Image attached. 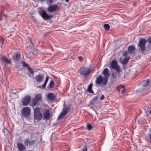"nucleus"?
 Listing matches in <instances>:
<instances>
[{"label": "nucleus", "instance_id": "nucleus-42", "mask_svg": "<svg viewBox=\"0 0 151 151\" xmlns=\"http://www.w3.org/2000/svg\"><path fill=\"white\" fill-rule=\"evenodd\" d=\"M8 130L6 128L2 130V132L3 133H5L6 131H7Z\"/></svg>", "mask_w": 151, "mask_h": 151}, {"label": "nucleus", "instance_id": "nucleus-38", "mask_svg": "<svg viewBox=\"0 0 151 151\" xmlns=\"http://www.w3.org/2000/svg\"><path fill=\"white\" fill-rule=\"evenodd\" d=\"M54 16V15L52 14H51L50 15H48V20L50 19L52 17Z\"/></svg>", "mask_w": 151, "mask_h": 151}, {"label": "nucleus", "instance_id": "nucleus-13", "mask_svg": "<svg viewBox=\"0 0 151 151\" xmlns=\"http://www.w3.org/2000/svg\"><path fill=\"white\" fill-rule=\"evenodd\" d=\"M17 147L19 151H25L26 150L25 146L21 143H17Z\"/></svg>", "mask_w": 151, "mask_h": 151}, {"label": "nucleus", "instance_id": "nucleus-18", "mask_svg": "<svg viewBox=\"0 0 151 151\" xmlns=\"http://www.w3.org/2000/svg\"><path fill=\"white\" fill-rule=\"evenodd\" d=\"M42 114L41 113L34 114L35 118L37 120L39 121L41 119L42 117Z\"/></svg>", "mask_w": 151, "mask_h": 151}, {"label": "nucleus", "instance_id": "nucleus-21", "mask_svg": "<svg viewBox=\"0 0 151 151\" xmlns=\"http://www.w3.org/2000/svg\"><path fill=\"white\" fill-rule=\"evenodd\" d=\"M135 47L133 45H130L128 47V51L129 53L130 54L133 53L134 50H135Z\"/></svg>", "mask_w": 151, "mask_h": 151}, {"label": "nucleus", "instance_id": "nucleus-43", "mask_svg": "<svg viewBox=\"0 0 151 151\" xmlns=\"http://www.w3.org/2000/svg\"><path fill=\"white\" fill-rule=\"evenodd\" d=\"M78 58H79V59L80 60H83V58L81 56L79 57Z\"/></svg>", "mask_w": 151, "mask_h": 151}, {"label": "nucleus", "instance_id": "nucleus-11", "mask_svg": "<svg viewBox=\"0 0 151 151\" xmlns=\"http://www.w3.org/2000/svg\"><path fill=\"white\" fill-rule=\"evenodd\" d=\"M38 13L45 20H48V15L45 10H41L38 12Z\"/></svg>", "mask_w": 151, "mask_h": 151}, {"label": "nucleus", "instance_id": "nucleus-14", "mask_svg": "<svg viewBox=\"0 0 151 151\" xmlns=\"http://www.w3.org/2000/svg\"><path fill=\"white\" fill-rule=\"evenodd\" d=\"M102 74L104 76V77L108 81V78L110 76L108 69L107 68H105L102 72Z\"/></svg>", "mask_w": 151, "mask_h": 151}, {"label": "nucleus", "instance_id": "nucleus-10", "mask_svg": "<svg viewBox=\"0 0 151 151\" xmlns=\"http://www.w3.org/2000/svg\"><path fill=\"white\" fill-rule=\"evenodd\" d=\"M31 98L29 96H26L22 100V104L24 106L28 105L30 102Z\"/></svg>", "mask_w": 151, "mask_h": 151}, {"label": "nucleus", "instance_id": "nucleus-25", "mask_svg": "<svg viewBox=\"0 0 151 151\" xmlns=\"http://www.w3.org/2000/svg\"><path fill=\"white\" fill-rule=\"evenodd\" d=\"M28 41L30 43V47L32 48L33 47L34 45L33 43L32 42V40L30 38H28L27 39Z\"/></svg>", "mask_w": 151, "mask_h": 151}, {"label": "nucleus", "instance_id": "nucleus-49", "mask_svg": "<svg viewBox=\"0 0 151 151\" xmlns=\"http://www.w3.org/2000/svg\"><path fill=\"white\" fill-rule=\"evenodd\" d=\"M150 114H151V111H150Z\"/></svg>", "mask_w": 151, "mask_h": 151}, {"label": "nucleus", "instance_id": "nucleus-34", "mask_svg": "<svg viewBox=\"0 0 151 151\" xmlns=\"http://www.w3.org/2000/svg\"><path fill=\"white\" fill-rule=\"evenodd\" d=\"M46 1L47 3L49 4H51L53 1V0H46Z\"/></svg>", "mask_w": 151, "mask_h": 151}, {"label": "nucleus", "instance_id": "nucleus-29", "mask_svg": "<svg viewBox=\"0 0 151 151\" xmlns=\"http://www.w3.org/2000/svg\"><path fill=\"white\" fill-rule=\"evenodd\" d=\"M22 64L23 65V66L24 67H27L28 68L29 67H30L24 61H23L22 62Z\"/></svg>", "mask_w": 151, "mask_h": 151}, {"label": "nucleus", "instance_id": "nucleus-5", "mask_svg": "<svg viewBox=\"0 0 151 151\" xmlns=\"http://www.w3.org/2000/svg\"><path fill=\"white\" fill-rule=\"evenodd\" d=\"M150 82V81L149 79L142 81L141 83V85L142 87L141 88H139L137 91L139 92L143 93L145 92L146 91L145 87L148 85Z\"/></svg>", "mask_w": 151, "mask_h": 151}, {"label": "nucleus", "instance_id": "nucleus-3", "mask_svg": "<svg viewBox=\"0 0 151 151\" xmlns=\"http://www.w3.org/2000/svg\"><path fill=\"white\" fill-rule=\"evenodd\" d=\"M91 71V70L86 67H82L79 70L80 74L84 77L86 76Z\"/></svg>", "mask_w": 151, "mask_h": 151}, {"label": "nucleus", "instance_id": "nucleus-32", "mask_svg": "<svg viewBox=\"0 0 151 151\" xmlns=\"http://www.w3.org/2000/svg\"><path fill=\"white\" fill-rule=\"evenodd\" d=\"M79 151H87V147L86 145H85L84 147Z\"/></svg>", "mask_w": 151, "mask_h": 151}, {"label": "nucleus", "instance_id": "nucleus-23", "mask_svg": "<svg viewBox=\"0 0 151 151\" xmlns=\"http://www.w3.org/2000/svg\"><path fill=\"white\" fill-rule=\"evenodd\" d=\"M54 81L53 80H52L50 81L49 83L48 86L47 87L48 88H52L53 87L54 85Z\"/></svg>", "mask_w": 151, "mask_h": 151}, {"label": "nucleus", "instance_id": "nucleus-36", "mask_svg": "<svg viewBox=\"0 0 151 151\" xmlns=\"http://www.w3.org/2000/svg\"><path fill=\"white\" fill-rule=\"evenodd\" d=\"M49 78H50V77L48 76H47L46 78L45 79V83H47V82H48V81L49 79Z\"/></svg>", "mask_w": 151, "mask_h": 151}, {"label": "nucleus", "instance_id": "nucleus-44", "mask_svg": "<svg viewBox=\"0 0 151 151\" xmlns=\"http://www.w3.org/2000/svg\"><path fill=\"white\" fill-rule=\"evenodd\" d=\"M125 89H123L122 91V93H125Z\"/></svg>", "mask_w": 151, "mask_h": 151}, {"label": "nucleus", "instance_id": "nucleus-46", "mask_svg": "<svg viewBox=\"0 0 151 151\" xmlns=\"http://www.w3.org/2000/svg\"><path fill=\"white\" fill-rule=\"evenodd\" d=\"M138 123L139 124H141L142 123V122L140 121V119H139V120H138Z\"/></svg>", "mask_w": 151, "mask_h": 151}, {"label": "nucleus", "instance_id": "nucleus-27", "mask_svg": "<svg viewBox=\"0 0 151 151\" xmlns=\"http://www.w3.org/2000/svg\"><path fill=\"white\" fill-rule=\"evenodd\" d=\"M34 114L40 113V109L39 107H36L34 109Z\"/></svg>", "mask_w": 151, "mask_h": 151}, {"label": "nucleus", "instance_id": "nucleus-28", "mask_svg": "<svg viewBox=\"0 0 151 151\" xmlns=\"http://www.w3.org/2000/svg\"><path fill=\"white\" fill-rule=\"evenodd\" d=\"M103 27L105 29L106 31L110 29V26L108 24H105Z\"/></svg>", "mask_w": 151, "mask_h": 151}, {"label": "nucleus", "instance_id": "nucleus-39", "mask_svg": "<svg viewBox=\"0 0 151 151\" xmlns=\"http://www.w3.org/2000/svg\"><path fill=\"white\" fill-rule=\"evenodd\" d=\"M147 41L150 44H151V38L149 37L148 38Z\"/></svg>", "mask_w": 151, "mask_h": 151}, {"label": "nucleus", "instance_id": "nucleus-45", "mask_svg": "<svg viewBox=\"0 0 151 151\" xmlns=\"http://www.w3.org/2000/svg\"><path fill=\"white\" fill-rule=\"evenodd\" d=\"M149 138L150 140V142L151 143V134L149 136Z\"/></svg>", "mask_w": 151, "mask_h": 151}, {"label": "nucleus", "instance_id": "nucleus-48", "mask_svg": "<svg viewBox=\"0 0 151 151\" xmlns=\"http://www.w3.org/2000/svg\"><path fill=\"white\" fill-rule=\"evenodd\" d=\"M67 2H68L69 0H65Z\"/></svg>", "mask_w": 151, "mask_h": 151}, {"label": "nucleus", "instance_id": "nucleus-15", "mask_svg": "<svg viewBox=\"0 0 151 151\" xmlns=\"http://www.w3.org/2000/svg\"><path fill=\"white\" fill-rule=\"evenodd\" d=\"M43 75L40 74L36 76L35 78L36 81L39 83L42 82L43 80Z\"/></svg>", "mask_w": 151, "mask_h": 151}, {"label": "nucleus", "instance_id": "nucleus-41", "mask_svg": "<svg viewBox=\"0 0 151 151\" xmlns=\"http://www.w3.org/2000/svg\"><path fill=\"white\" fill-rule=\"evenodd\" d=\"M104 96L103 95H102L101 96L100 99L101 100H103L104 99Z\"/></svg>", "mask_w": 151, "mask_h": 151}, {"label": "nucleus", "instance_id": "nucleus-6", "mask_svg": "<svg viewBox=\"0 0 151 151\" xmlns=\"http://www.w3.org/2000/svg\"><path fill=\"white\" fill-rule=\"evenodd\" d=\"M31 110L28 106L24 107L22 110L21 114L24 117L27 118L31 113Z\"/></svg>", "mask_w": 151, "mask_h": 151}, {"label": "nucleus", "instance_id": "nucleus-4", "mask_svg": "<svg viewBox=\"0 0 151 151\" xmlns=\"http://www.w3.org/2000/svg\"><path fill=\"white\" fill-rule=\"evenodd\" d=\"M108 80L104 77H103L101 75H100L96 78V84L99 85L102 83L104 86H105L107 84Z\"/></svg>", "mask_w": 151, "mask_h": 151}, {"label": "nucleus", "instance_id": "nucleus-22", "mask_svg": "<svg viewBox=\"0 0 151 151\" xmlns=\"http://www.w3.org/2000/svg\"><path fill=\"white\" fill-rule=\"evenodd\" d=\"M129 59V57H126L121 61V63L123 64H126L127 63Z\"/></svg>", "mask_w": 151, "mask_h": 151}, {"label": "nucleus", "instance_id": "nucleus-9", "mask_svg": "<svg viewBox=\"0 0 151 151\" xmlns=\"http://www.w3.org/2000/svg\"><path fill=\"white\" fill-rule=\"evenodd\" d=\"M36 141L35 140H31L29 139H26L24 141V143L26 146H34Z\"/></svg>", "mask_w": 151, "mask_h": 151}, {"label": "nucleus", "instance_id": "nucleus-16", "mask_svg": "<svg viewBox=\"0 0 151 151\" xmlns=\"http://www.w3.org/2000/svg\"><path fill=\"white\" fill-rule=\"evenodd\" d=\"M1 60L6 64H10L11 62L10 59H8L6 57L4 56L1 57Z\"/></svg>", "mask_w": 151, "mask_h": 151}, {"label": "nucleus", "instance_id": "nucleus-33", "mask_svg": "<svg viewBox=\"0 0 151 151\" xmlns=\"http://www.w3.org/2000/svg\"><path fill=\"white\" fill-rule=\"evenodd\" d=\"M87 128L88 129V130H91L92 129V126L91 124H89L87 125Z\"/></svg>", "mask_w": 151, "mask_h": 151}, {"label": "nucleus", "instance_id": "nucleus-31", "mask_svg": "<svg viewBox=\"0 0 151 151\" xmlns=\"http://www.w3.org/2000/svg\"><path fill=\"white\" fill-rule=\"evenodd\" d=\"M0 82L1 83L2 85L4 86H6V81H4V80L2 78H1V79L0 80Z\"/></svg>", "mask_w": 151, "mask_h": 151}, {"label": "nucleus", "instance_id": "nucleus-19", "mask_svg": "<svg viewBox=\"0 0 151 151\" xmlns=\"http://www.w3.org/2000/svg\"><path fill=\"white\" fill-rule=\"evenodd\" d=\"M20 58V53L17 52L15 54L13 57V59L15 61H18L19 60Z\"/></svg>", "mask_w": 151, "mask_h": 151}, {"label": "nucleus", "instance_id": "nucleus-26", "mask_svg": "<svg viewBox=\"0 0 151 151\" xmlns=\"http://www.w3.org/2000/svg\"><path fill=\"white\" fill-rule=\"evenodd\" d=\"M98 96H96L95 97H94L92 100L90 101V104L93 105L94 104V101H97L98 99Z\"/></svg>", "mask_w": 151, "mask_h": 151}, {"label": "nucleus", "instance_id": "nucleus-30", "mask_svg": "<svg viewBox=\"0 0 151 151\" xmlns=\"http://www.w3.org/2000/svg\"><path fill=\"white\" fill-rule=\"evenodd\" d=\"M28 69L30 74L33 75L34 73L32 68L30 67H29V68H28Z\"/></svg>", "mask_w": 151, "mask_h": 151}, {"label": "nucleus", "instance_id": "nucleus-20", "mask_svg": "<svg viewBox=\"0 0 151 151\" xmlns=\"http://www.w3.org/2000/svg\"><path fill=\"white\" fill-rule=\"evenodd\" d=\"M48 98L50 100H54L55 99V96L54 93H50L48 94L47 96Z\"/></svg>", "mask_w": 151, "mask_h": 151}, {"label": "nucleus", "instance_id": "nucleus-17", "mask_svg": "<svg viewBox=\"0 0 151 151\" xmlns=\"http://www.w3.org/2000/svg\"><path fill=\"white\" fill-rule=\"evenodd\" d=\"M43 116L44 118L46 119L50 118V114L48 109H46L45 110Z\"/></svg>", "mask_w": 151, "mask_h": 151}, {"label": "nucleus", "instance_id": "nucleus-35", "mask_svg": "<svg viewBox=\"0 0 151 151\" xmlns=\"http://www.w3.org/2000/svg\"><path fill=\"white\" fill-rule=\"evenodd\" d=\"M128 54V52L127 51H124L123 54V56L124 57H125L127 56Z\"/></svg>", "mask_w": 151, "mask_h": 151}, {"label": "nucleus", "instance_id": "nucleus-2", "mask_svg": "<svg viewBox=\"0 0 151 151\" xmlns=\"http://www.w3.org/2000/svg\"><path fill=\"white\" fill-rule=\"evenodd\" d=\"M42 96L41 94H38L35 96V97L33 98L32 101V102L30 105L34 107L37 105L39 102L42 101Z\"/></svg>", "mask_w": 151, "mask_h": 151}, {"label": "nucleus", "instance_id": "nucleus-8", "mask_svg": "<svg viewBox=\"0 0 151 151\" xmlns=\"http://www.w3.org/2000/svg\"><path fill=\"white\" fill-rule=\"evenodd\" d=\"M146 43V40L144 39H142L139 42L138 46L140 47V50L142 53L145 50V45Z\"/></svg>", "mask_w": 151, "mask_h": 151}, {"label": "nucleus", "instance_id": "nucleus-1", "mask_svg": "<svg viewBox=\"0 0 151 151\" xmlns=\"http://www.w3.org/2000/svg\"><path fill=\"white\" fill-rule=\"evenodd\" d=\"M71 109V107L70 106H66L65 103L63 104V106L62 112L59 114L58 116V119H60L63 118L68 112H70Z\"/></svg>", "mask_w": 151, "mask_h": 151}, {"label": "nucleus", "instance_id": "nucleus-24", "mask_svg": "<svg viewBox=\"0 0 151 151\" xmlns=\"http://www.w3.org/2000/svg\"><path fill=\"white\" fill-rule=\"evenodd\" d=\"M92 85H93L92 84H90L89 85V86H88V92L91 93H93V92L92 90Z\"/></svg>", "mask_w": 151, "mask_h": 151}, {"label": "nucleus", "instance_id": "nucleus-7", "mask_svg": "<svg viewBox=\"0 0 151 151\" xmlns=\"http://www.w3.org/2000/svg\"><path fill=\"white\" fill-rule=\"evenodd\" d=\"M111 67L113 69L116 70L119 73L122 71L120 67L118 65L117 62L116 60H113L111 64Z\"/></svg>", "mask_w": 151, "mask_h": 151}, {"label": "nucleus", "instance_id": "nucleus-40", "mask_svg": "<svg viewBox=\"0 0 151 151\" xmlns=\"http://www.w3.org/2000/svg\"><path fill=\"white\" fill-rule=\"evenodd\" d=\"M47 84V83L44 82V84L42 85L43 88H45Z\"/></svg>", "mask_w": 151, "mask_h": 151}, {"label": "nucleus", "instance_id": "nucleus-47", "mask_svg": "<svg viewBox=\"0 0 151 151\" xmlns=\"http://www.w3.org/2000/svg\"><path fill=\"white\" fill-rule=\"evenodd\" d=\"M3 17L4 18H6L7 17V16L6 14H4L3 15Z\"/></svg>", "mask_w": 151, "mask_h": 151}, {"label": "nucleus", "instance_id": "nucleus-12", "mask_svg": "<svg viewBox=\"0 0 151 151\" xmlns=\"http://www.w3.org/2000/svg\"><path fill=\"white\" fill-rule=\"evenodd\" d=\"M58 8V6L57 5H52L48 6L47 9V11L51 13L53 11H55Z\"/></svg>", "mask_w": 151, "mask_h": 151}, {"label": "nucleus", "instance_id": "nucleus-50", "mask_svg": "<svg viewBox=\"0 0 151 151\" xmlns=\"http://www.w3.org/2000/svg\"><path fill=\"white\" fill-rule=\"evenodd\" d=\"M28 75H29V76H30V75L29 74H28Z\"/></svg>", "mask_w": 151, "mask_h": 151}, {"label": "nucleus", "instance_id": "nucleus-37", "mask_svg": "<svg viewBox=\"0 0 151 151\" xmlns=\"http://www.w3.org/2000/svg\"><path fill=\"white\" fill-rule=\"evenodd\" d=\"M111 76L113 78L115 79L116 78V75L114 73H112Z\"/></svg>", "mask_w": 151, "mask_h": 151}]
</instances>
